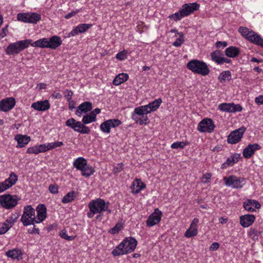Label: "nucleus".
<instances>
[{
	"mask_svg": "<svg viewBox=\"0 0 263 263\" xmlns=\"http://www.w3.org/2000/svg\"><path fill=\"white\" fill-rule=\"evenodd\" d=\"M36 219L35 223H38L43 221L46 217V208L43 204H40L36 208Z\"/></svg>",
	"mask_w": 263,
	"mask_h": 263,
	"instance_id": "nucleus-19",
	"label": "nucleus"
},
{
	"mask_svg": "<svg viewBox=\"0 0 263 263\" xmlns=\"http://www.w3.org/2000/svg\"><path fill=\"white\" fill-rule=\"evenodd\" d=\"M247 40L254 44L263 47V39L253 30L250 32L249 35L247 36Z\"/></svg>",
	"mask_w": 263,
	"mask_h": 263,
	"instance_id": "nucleus-22",
	"label": "nucleus"
},
{
	"mask_svg": "<svg viewBox=\"0 0 263 263\" xmlns=\"http://www.w3.org/2000/svg\"><path fill=\"white\" fill-rule=\"evenodd\" d=\"M31 45L33 47H38L42 48H48V38H43L39 39L33 43H31Z\"/></svg>",
	"mask_w": 263,
	"mask_h": 263,
	"instance_id": "nucleus-33",
	"label": "nucleus"
},
{
	"mask_svg": "<svg viewBox=\"0 0 263 263\" xmlns=\"http://www.w3.org/2000/svg\"><path fill=\"white\" fill-rule=\"evenodd\" d=\"M187 144H189V143L187 142L177 141L172 144L171 148L173 149H178L179 148L182 149Z\"/></svg>",
	"mask_w": 263,
	"mask_h": 263,
	"instance_id": "nucleus-44",
	"label": "nucleus"
},
{
	"mask_svg": "<svg viewBox=\"0 0 263 263\" xmlns=\"http://www.w3.org/2000/svg\"><path fill=\"white\" fill-rule=\"evenodd\" d=\"M92 103L90 102H84L77 107L76 114L80 117L83 113H86L90 111L92 109Z\"/></svg>",
	"mask_w": 263,
	"mask_h": 263,
	"instance_id": "nucleus-21",
	"label": "nucleus"
},
{
	"mask_svg": "<svg viewBox=\"0 0 263 263\" xmlns=\"http://www.w3.org/2000/svg\"><path fill=\"white\" fill-rule=\"evenodd\" d=\"M231 79V73L229 71H224L221 72L218 77L220 82H223L226 80H230Z\"/></svg>",
	"mask_w": 263,
	"mask_h": 263,
	"instance_id": "nucleus-40",
	"label": "nucleus"
},
{
	"mask_svg": "<svg viewBox=\"0 0 263 263\" xmlns=\"http://www.w3.org/2000/svg\"><path fill=\"white\" fill-rule=\"evenodd\" d=\"M225 185L234 189L241 188L245 183L243 178L238 177L234 175L223 178Z\"/></svg>",
	"mask_w": 263,
	"mask_h": 263,
	"instance_id": "nucleus-8",
	"label": "nucleus"
},
{
	"mask_svg": "<svg viewBox=\"0 0 263 263\" xmlns=\"http://www.w3.org/2000/svg\"><path fill=\"white\" fill-rule=\"evenodd\" d=\"M81 10V9H77L76 10V11H72V12H71L70 13H69L68 14H67V15H66L65 16V18H66V19H69L70 18V17L74 16L76 14H77Z\"/></svg>",
	"mask_w": 263,
	"mask_h": 263,
	"instance_id": "nucleus-62",
	"label": "nucleus"
},
{
	"mask_svg": "<svg viewBox=\"0 0 263 263\" xmlns=\"http://www.w3.org/2000/svg\"><path fill=\"white\" fill-rule=\"evenodd\" d=\"M162 102V99L161 98H159L149 103L148 105L149 107L150 110H152V111H156L160 106Z\"/></svg>",
	"mask_w": 263,
	"mask_h": 263,
	"instance_id": "nucleus-39",
	"label": "nucleus"
},
{
	"mask_svg": "<svg viewBox=\"0 0 263 263\" xmlns=\"http://www.w3.org/2000/svg\"><path fill=\"white\" fill-rule=\"evenodd\" d=\"M64 93L65 95V97L66 98L68 101H69L71 100V98L73 95V92L71 90H66Z\"/></svg>",
	"mask_w": 263,
	"mask_h": 263,
	"instance_id": "nucleus-60",
	"label": "nucleus"
},
{
	"mask_svg": "<svg viewBox=\"0 0 263 263\" xmlns=\"http://www.w3.org/2000/svg\"><path fill=\"white\" fill-rule=\"evenodd\" d=\"M245 131L246 128L241 127L232 132L228 137V142L231 144H235L238 142L242 138Z\"/></svg>",
	"mask_w": 263,
	"mask_h": 263,
	"instance_id": "nucleus-10",
	"label": "nucleus"
},
{
	"mask_svg": "<svg viewBox=\"0 0 263 263\" xmlns=\"http://www.w3.org/2000/svg\"><path fill=\"white\" fill-rule=\"evenodd\" d=\"M186 67L193 72L203 76L209 74L210 70L207 64L202 61L193 60L187 63Z\"/></svg>",
	"mask_w": 263,
	"mask_h": 263,
	"instance_id": "nucleus-3",
	"label": "nucleus"
},
{
	"mask_svg": "<svg viewBox=\"0 0 263 263\" xmlns=\"http://www.w3.org/2000/svg\"><path fill=\"white\" fill-rule=\"evenodd\" d=\"M29 23L36 24L41 19L40 14L35 12H28Z\"/></svg>",
	"mask_w": 263,
	"mask_h": 263,
	"instance_id": "nucleus-36",
	"label": "nucleus"
},
{
	"mask_svg": "<svg viewBox=\"0 0 263 263\" xmlns=\"http://www.w3.org/2000/svg\"><path fill=\"white\" fill-rule=\"evenodd\" d=\"M137 245V241L132 237L125 238L112 251L114 256H119L133 252Z\"/></svg>",
	"mask_w": 263,
	"mask_h": 263,
	"instance_id": "nucleus-1",
	"label": "nucleus"
},
{
	"mask_svg": "<svg viewBox=\"0 0 263 263\" xmlns=\"http://www.w3.org/2000/svg\"><path fill=\"white\" fill-rule=\"evenodd\" d=\"M8 32V25L4 27L2 30L0 31V39L5 37Z\"/></svg>",
	"mask_w": 263,
	"mask_h": 263,
	"instance_id": "nucleus-59",
	"label": "nucleus"
},
{
	"mask_svg": "<svg viewBox=\"0 0 263 263\" xmlns=\"http://www.w3.org/2000/svg\"><path fill=\"white\" fill-rule=\"evenodd\" d=\"M109 204L108 202H106L101 198L91 201L88 204L89 211L87 213V216L92 218L96 214L108 210Z\"/></svg>",
	"mask_w": 263,
	"mask_h": 263,
	"instance_id": "nucleus-2",
	"label": "nucleus"
},
{
	"mask_svg": "<svg viewBox=\"0 0 263 263\" xmlns=\"http://www.w3.org/2000/svg\"><path fill=\"white\" fill-rule=\"evenodd\" d=\"M14 139L17 142L16 147H23L29 143L31 138L27 135L17 134L15 136Z\"/></svg>",
	"mask_w": 263,
	"mask_h": 263,
	"instance_id": "nucleus-26",
	"label": "nucleus"
},
{
	"mask_svg": "<svg viewBox=\"0 0 263 263\" xmlns=\"http://www.w3.org/2000/svg\"><path fill=\"white\" fill-rule=\"evenodd\" d=\"M126 58V53L124 51H121L116 54V58L120 61L124 60Z\"/></svg>",
	"mask_w": 263,
	"mask_h": 263,
	"instance_id": "nucleus-57",
	"label": "nucleus"
},
{
	"mask_svg": "<svg viewBox=\"0 0 263 263\" xmlns=\"http://www.w3.org/2000/svg\"><path fill=\"white\" fill-rule=\"evenodd\" d=\"M211 174L210 173H206L202 176V182L204 183H207L210 182V179L211 178Z\"/></svg>",
	"mask_w": 263,
	"mask_h": 263,
	"instance_id": "nucleus-58",
	"label": "nucleus"
},
{
	"mask_svg": "<svg viewBox=\"0 0 263 263\" xmlns=\"http://www.w3.org/2000/svg\"><path fill=\"white\" fill-rule=\"evenodd\" d=\"M243 208L248 212H254L255 209L260 208L261 205L255 200L248 199L243 203Z\"/></svg>",
	"mask_w": 263,
	"mask_h": 263,
	"instance_id": "nucleus-17",
	"label": "nucleus"
},
{
	"mask_svg": "<svg viewBox=\"0 0 263 263\" xmlns=\"http://www.w3.org/2000/svg\"><path fill=\"white\" fill-rule=\"evenodd\" d=\"M18 217V215L16 213L15 215H12L9 218V219H7L6 222L8 224L11 225V227H12Z\"/></svg>",
	"mask_w": 263,
	"mask_h": 263,
	"instance_id": "nucleus-49",
	"label": "nucleus"
},
{
	"mask_svg": "<svg viewBox=\"0 0 263 263\" xmlns=\"http://www.w3.org/2000/svg\"><path fill=\"white\" fill-rule=\"evenodd\" d=\"M215 128V125L212 120L209 118H205L202 120L198 125V130L202 133H212Z\"/></svg>",
	"mask_w": 263,
	"mask_h": 263,
	"instance_id": "nucleus-9",
	"label": "nucleus"
},
{
	"mask_svg": "<svg viewBox=\"0 0 263 263\" xmlns=\"http://www.w3.org/2000/svg\"><path fill=\"white\" fill-rule=\"evenodd\" d=\"M21 198L16 195L5 194L0 196V204L6 209H11L17 204L18 201Z\"/></svg>",
	"mask_w": 263,
	"mask_h": 263,
	"instance_id": "nucleus-6",
	"label": "nucleus"
},
{
	"mask_svg": "<svg viewBox=\"0 0 263 263\" xmlns=\"http://www.w3.org/2000/svg\"><path fill=\"white\" fill-rule=\"evenodd\" d=\"M179 37L173 43V45L175 47L180 46L184 42V35L182 32L177 33Z\"/></svg>",
	"mask_w": 263,
	"mask_h": 263,
	"instance_id": "nucleus-45",
	"label": "nucleus"
},
{
	"mask_svg": "<svg viewBox=\"0 0 263 263\" xmlns=\"http://www.w3.org/2000/svg\"><path fill=\"white\" fill-rule=\"evenodd\" d=\"M219 243L213 242L210 247L209 249L210 251H216L219 248Z\"/></svg>",
	"mask_w": 263,
	"mask_h": 263,
	"instance_id": "nucleus-63",
	"label": "nucleus"
},
{
	"mask_svg": "<svg viewBox=\"0 0 263 263\" xmlns=\"http://www.w3.org/2000/svg\"><path fill=\"white\" fill-rule=\"evenodd\" d=\"M9 188H10V185H9L8 184H7L5 181L0 183V193L5 191Z\"/></svg>",
	"mask_w": 263,
	"mask_h": 263,
	"instance_id": "nucleus-55",
	"label": "nucleus"
},
{
	"mask_svg": "<svg viewBox=\"0 0 263 263\" xmlns=\"http://www.w3.org/2000/svg\"><path fill=\"white\" fill-rule=\"evenodd\" d=\"M62 43L60 37L54 35L48 39V48L55 49L60 47Z\"/></svg>",
	"mask_w": 263,
	"mask_h": 263,
	"instance_id": "nucleus-23",
	"label": "nucleus"
},
{
	"mask_svg": "<svg viewBox=\"0 0 263 263\" xmlns=\"http://www.w3.org/2000/svg\"><path fill=\"white\" fill-rule=\"evenodd\" d=\"M128 76L126 73H120L113 80L115 85H119L128 80Z\"/></svg>",
	"mask_w": 263,
	"mask_h": 263,
	"instance_id": "nucleus-31",
	"label": "nucleus"
},
{
	"mask_svg": "<svg viewBox=\"0 0 263 263\" xmlns=\"http://www.w3.org/2000/svg\"><path fill=\"white\" fill-rule=\"evenodd\" d=\"M183 17L185 16L183 13L181 12V10H180L179 12H176L175 13L169 16V18L171 19H173L175 21H178L180 20Z\"/></svg>",
	"mask_w": 263,
	"mask_h": 263,
	"instance_id": "nucleus-46",
	"label": "nucleus"
},
{
	"mask_svg": "<svg viewBox=\"0 0 263 263\" xmlns=\"http://www.w3.org/2000/svg\"><path fill=\"white\" fill-rule=\"evenodd\" d=\"M252 30H249L248 28L243 27H240L238 29V31L241 34L247 39V36H249L250 32Z\"/></svg>",
	"mask_w": 263,
	"mask_h": 263,
	"instance_id": "nucleus-48",
	"label": "nucleus"
},
{
	"mask_svg": "<svg viewBox=\"0 0 263 263\" xmlns=\"http://www.w3.org/2000/svg\"><path fill=\"white\" fill-rule=\"evenodd\" d=\"M145 187V184L140 179H136L133 182L131 186L132 192L138 193Z\"/></svg>",
	"mask_w": 263,
	"mask_h": 263,
	"instance_id": "nucleus-27",
	"label": "nucleus"
},
{
	"mask_svg": "<svg viewBox=\"0 0 263 263\" xmlns=\"http://www.w3.org/2000/svg\"><path fill=\"white\" fill-rule=\"evenodd\" d=\"M239 52V49L235 46H230L225 50V54L229 58H235Z\"/></svg>",
	"mask_w": 263,
	"mask_h": 263,
	"instance_id": "nucleus-28",
	"label": "nucleus"
},
{
	"mask_svg": "<svg viewBox=\"0 0 263 263\" xmlns=\"http://www.w3.org/2000/svg\"><path fill=\"white\" fill-rule=\"evenodd\" d=\"M142 106H140V107H136L135 109H134V113L138 115V116H141V115H143V114H144V112H143V109H142Z\"/></svg>",
	"mask_w": 263,
	"mask_h": 263,
	"instance_id": "nucleus-61",
	"label": "nucleus"
},
{
	"mask_svg": "<svg viewBox=\"0 0 263 263\" xmlns=\"http://www.w3.org/2000/svg\"><path fill=\"white\" fill-rule=\"evenodd\" d=\"M59 187L56 184H50L49 186V191L52 194H57L58 193Z\"/></svg>",
	"mask_w": 263,
	"mask_h": 263,
	"instance_id": "nucleus-56",
	"label": "nucleus"
},
{
	"mask_svg": "<svg viewBox=\"0 0 263 263\" xmlns=\"http://www.w3.org/2000/svg\"><path fill=\"white\" fill-rule=\"evenodd\" d=\"M66 125L72 128L74 131L82 134H89L90 130L88 127L79 121H76L73 118H70L66 121Z\"/></svg>",
	"mask_w": 263,
	"mask_h": 263,
	"instance_id": "nucleus-7",
	"label": "nucleus"
},
{
	"mask_svg": "<svg viewBox=\"0 0 263 263\" xmlns=\"http://www.w3.org/2000/svg\"><path fill=\"white\" fill-rule=\"evenodd\" d=\"M60 236L67 240H73L74 239L75 237L73 236H68L65 231L63 230L60 233Z\"/></svg>",
	"mask_w": 263,
	"mask_h": 263,
	"instance_id": "nucleus-51",
	"label": "nucleus"
},
{
	"mask_svg": "<svg viewBox=\"0 0 263 263\" xmlns=\"http://www.w3.org/2000/svg\"><path fill=\"white\" fill-rule=\"evenodd\" d=\"M38 146H34L33 147H29L27 150V153L28 154H37L39 153Z\"/></svg>",
	"mask_w": 263,
	"mask_h": 263,
	"instance_id": "nucleus-54",
	"label": "nucleus"
},
{
	"mask_svg": "<svg viewBox=\"0 0 263 263\" xmlns=\"http://www.w3.org/2000/svg\"><path fill=\"white\" fill-rule=\"evenodd\" d=\"M96 120L95 115L93 112H89L85 115L82 119V122L85 124H89Z\"/></svg>",
	"mask_w": 263,
	"mask_h": 263,
	"instance_id": "nucleus-37",
	"label": "nucleus"
},
{
	"mask_svg": "<svg viewBox=\"0 0 263 263\" xmlns=\"http://www.w3.org/2000/svg\"><path fill=\"white\" fill-rule=\"evenodd\" d=\"M240 156V154H234V155H232L227 158L226 162L222 164L221 168L226 169L229 166H233L235 163L238 162Z\"/></svg>",
	"mask_w": 263,
	"mask_h": 263,
	"instance_id": "nucleus-24",
	"label": "nucleus"
},
{
	"mask_svg": "<svg viewBox=\"0 0 263 263\" xmlns=\"http://www.w3.org/2000/svg\"><path fill=\"white\" fill-rule=\"evenodd\" d=\"M87 163V160L83 157H79L74 161L73 165L77 170H80L86 165Z\"/></svg>",
	"mask_w": 263,
	"mask_h": 263,
	"instance_id": "nucleus-35",
	"label": "nucleus"
},
{
	"mask_svg": "<svg viewBox=\"0 0 263 263\" xmlns=\"http://www.w3.org/2000/svg\"><path fill=\"white\" fill-rule=\"evenodd\" d=\"M162 215V212L158 209H155V211L148 217L146 220L147 226L148 227H153L159 223L161 219Z\"/></svg>",
	"mask_w": 263,
	"mask_h": 263,
	"instance_id": "nucleus-13",
	"label": "nucleus"
},
{
	"mask_svg": "<svg viewBox=\"0 0 263 263\" xmlns=\"http://www.w3.org/2000/svg\"><path fill=\"white\" fill-rule=\"evenodd\" d=\"M198 233V229L197 228H192L191 226L188 229L185 234L184 236L187 238H190L193 236L197 235Z\"/></svg>",
	"mask_w": 263,
	"mask_h": 263,
	"instance_id": "nucleus-41",
	"label": "nucleus"
},
{
	"mask_svg": "<svg viewBox=\"0 0 263 263\" xmlns=\"http://www.w3.org/2000/svg\"><path fill=\"white\" fill-rule=\"evenodd\" d=\"M255 102L257 104H263V95L256 97Z\"/></svg>",
	"mask_w": 263,
	"mask_h": 263,
	"instance_id": "nucleus-64",
	"label": "nucleus"
},
{
	"mask_svg": "<svg viewBox=\"0 0 263 263\" xmlns=\"http://www.w3.org/2000/svg\"><path fill=\"white\" fill-rule=\"evenodd\" d=\"M262 231L257 228H251L250 230L249 235L254 241L258 239V236L262 233Z\"/></svg>",
	"mask_w": 263,
	"mask_h": 263,
	"instance_id": "nucleus-34",
	"label": "nucleus"
},
{
	"mask_svg": "<svg viewBox=\"0 0 263 263\" xmlns=\"http://www.w3.org/2000/svg\"><path fill=\"white\" fill-rule=\"evenodd\" d=\"M255 220L254 215L246 214L240 217V223L243 228H247L252 225Z\"/></svg>",
	"mask_w": 263,
	"mask_h": 263,
	"instance_id": "nucleus-20",
	"label": "nucleus"
},
{
	"mask_svg": "<svg viewBox=\"0 0 263 263\" xmlns=\"http://www.w3.org/2000/svg\"><path fill=\"white\" fill-rule=\"evenodd\" d=\"M6 255L12 259H19L22 258V252L21 250L15 249L7 252Z\"/></svg>",
	"mask_w": 263,
	"mask_h": 263,
	"instance_id": "nucleus-32",
	"label": "nucleus"
},
{
	"mask_svg": "<svg viewBox=\"0 0 263 263\" xmlns=\"http://www.w3.org/2000/svg\"><path fill=\"white\" fill-rule=\"evenodd\" d=\"M122 227L121 224L119 223L116 224V225L109 230V233L112 234H117L122 229Z\"/></svg>",
	"mask_w": 263,
	"mask_h": 263,
	"instance_id": "nucleus-52",
	"label": "nucleus"
},
{
	"mask_svg": "<svg viewBox=\"0 0 263 263\" xmlns=\"http://www.w3.org/2000/svg\"><path fill=\"white\" fill-rule=\"evenodd\" d=\"M11 227V225L8 224L6 222H4L2 226L0 228V235L6 233Z\"/></svg>",
	"mask_w": 263,
	"mask_h": 263,
	"instance_id": "nucleus-50",
	"label": "nucleus"
},
{
	"mask_svg": "<svg viewBox=\"0 0 263 263\" xmlns=\"http://www.w3.org/2000/svg\"><path fill=\"white\" fill-rule=\"evenodd\" d=\"M199 4L196 3H189L183 5L180 9L184 16H186L193 13L199 8Z\"/></svg>",
	"mask_w": 263,
	"mask_h": 263,
	"instance_id": "nucleus-16",
	"label": "nucleus"
},
{
	"mask_svg": "<svg viewBox=\"0 0 263 263\" xmlns=\"http://www.w3.org/2000/svg\"><path fill=\"white\" fill-rule=\"evenodd\" d=\"M31 40H25L11 43L6 49L5 52L8 55L18 54L24 49L27 48L31 44Z\"/></svg>",
	"mask_w": 263,
	"mask_h": 263,
	"instance_id": "nucleus-4",
	"label": "nucleus"
},
{
	"mask_svg": "<svg viewBox=\"0 0 263 263\" xmlns=\"http://www.w3.org/2000/svg\"><path fill=\"white\" fill-rule=\"evenodd\" d=\"M50 106L48 100L38 101L32 103L31 105V107L37 111H46L49 109Z\"/></svg>",
	"mask_w": 263,
	"mask_h": 263,
	"instance_id": "nucleus-25",
	"label": "nucleus"
},
{
	"mask_svg": "<svg viewBox=\"0 0 263 263\" xmlns=\"http://www.w3.org/2000/svg\"><path fill=\"white\" fill-rule=\"evenodd\" d=\"M80 171H81L82 175L85 177H89L95 172L94 168L89 164H88L87 163L86 164V165L83 166V167H82V169H80Z\"/></svg>",
	"mask_w": 263,
	"mask_h": 263,
	"instance_id": "nucleus-29",
	"label": "nucleus"
},
{
	"mask_svg": "<svg viewBox=\"0 0 263 263\" xmlns=\"http://www.w3.org/2000/svg\"><path fill=\"white\" fill-rule=\"evenodd\" d=\"M15 105V100L10 97L3 99L0 101V110L7 112L11 110Z\"/></svg>",
	"mask_w": 263,
	"mask_h": 263,
	"instance_id": "nucleus-15",
	"label": "nucleus"
},
{
	"mask_svg": "<svg viewBox=\"0 0 263 263\" xmlns=\"http://www.w3.org/2000/svg\"><path fill=\"white\" fill-rule=\"evenodd\" d=\"M211 59L213 61L219 65L223 64L224 63H230L231 60L223 57L221 51L217 50L211 53Z\"/></svg>",
	"mask_w": 263,
	"mask_h": 263,
	"instance_id": "nucleus-14",
	"label": "nucleus"
},
{
	"mask_svg": "<svg viewBox=\"0 0 263 263\" xmlns=\"http://www.w3.org/2000/svg\"><path fill=\"white\" fill-rule=\"evenodd\" d=\"M28 13H20L17 15V18L19 21L29 23Z\"/></svg>",
	"mask_w": 263,
	"mask_h": 263,
	"instance_id": "nucleus-43",
	"label": "nucleus"
},
{
	"mask_svg": "<svg viewBox=\"0 0 263 263\" xmlns=\"http://www.w3.org/2000/svg\"><path fill=\"white\" fill-rule=\"evenodd\" d=\"M35 212V210L30 205L24 207L23 214L21 219L24 226L34 224L36 221Z\"/></svg>",
	"mask_w": 263,
	"mask_h": 263,
	"instance_id": "nucleus-5",
	"label": "nucleus"
},
{
	"mask_svg": "<svg viewBox=\"0 0 263 263\" xmlns=\"http://www.w3.org/2000/svg\"><path fill=\"white\" fill-rule=\"evenodd\" d=\"M121 124V121L119 119H109L101 123L100 129L103 133L109 134L110 132L111 128L116 127Z\"/></svg>",
	"mask_w": 263,
	"mask_h": 263,
	"instance_id": "nucleus-11",
	"label": "nucleus"
},
{
	"mask_svg": "<svg viewBox=\"0 0 263 263\" xmlns=\"http://www.w3.org/2000/svg\"><path fill=\"white\" fill-rule=\"evenodd\" d=\"M218 109L228 112H235L237 111H241L242 108L239 104L224 103L219 105Z\"/></svg>",
	"mask_w": 263,
	"mask_h": 263,
	"instance_id": "nucleus-12",
	"label": "nucleus"
},
{
	"mask_svg": "<svg viewBox=\"0 0 263 263\" xmlns=\"http://www.w3.org/2000/svg\"><path fill=\"white\" fill-rule=\"evenodd\" d=\"M92 26L91 24H82L77 26L78 32L83 33L86 31Z\"/></svg>",
	"mask_w": 263,
	"mask_h": 263,
	"instance_id": "nucleus-47",
	"label": "nucleus"
},
{
	"mask_svg": "<svg viewBox=\"0 0 263 263\" xmlns=\"http://www.w3.org/2000/svg\"><path fill=\"white\" fill-rule=\"evenodd\" d=\"M260 148V146L257 143L250 144L243 149V156L245 158L248 159L254 154L256 150Z\"/></svg>",
	"mask_w": 263,
	"mask_h": 263,
	"instance_id": "nucleus-18",
	"label": "nucleus"
},
{
	"mask_svg": "<svg viewBox=\"0 0 263 263\" xmlns=\"http://www.w3.org/2000/svg\"><path fill=\"white\" fill-rule=\"evenodd\" d=\"M80 171H81L82 175L85 177H89L95 172L94 168L89 164H88L87 163L86 164V165L83 166V167H82V169H80Z\"/></svg>",
	"mask_w": 263,
	"mask_h": 263,
	"instance_id": "nucleus-30",
	"label": "nucleus"
},
{
	"mask_svg": "<svg viewBox=\"0 0 263 263\" xmlns=\"http://www.w3.org/2000/svg\"><path fill=\"white\" fill-rule=\"evenodd\" d=\"M75 192L71 191L67 193L62 199V202L63 203H67L71 202L74 200V194Z\"/></svg>",
	"mask_w": 263,
	"mask_h": 263,
	"instance_id": "nucleus-42",
	"label": "nucleus"
},
{
	"mask_svg": "<svg viewBox=\"0 0 263 263\" xmlns=\"http://www.w3.org/2000/svg\"><path fill=\"white\" fill-rule=\"evenodd\" d=\"M17 179L16 175L14 172H12L9 175L8 178L6 179L5 181L7 184H8L11 187L16 183Z\"/></svg>",
	"mask_w": 263,
	"mask_h": 263,
	"instance_id": "nucleus-38",
	"label": "nucleus"
},
{
	"mask_svg": "<svg viewBox=\"0 0 263 263\" xmlns=\"http://www.w3.org/2000/svg\"><path fill=\"white\" fill-rule=\"evenodd\" d=\"M140 125H146L148 121V119L146 114H143V115L140 116Z\"/></svg>",
	"mask_w": 263,
	"mask_h": 263,
	"instance_id": "nucleus-53",
	"label": "nucleus"
}]
</instances>
